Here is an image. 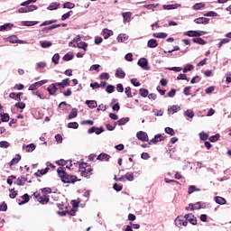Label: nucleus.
I'll return each mask as SVG.
<instances>
[{"label": "nucleus", "instance_id": "1", "mask_svg": "<svg viewBox=\"0 0 231 231\" xmlns=\"http://www.w3.org/2000/svg\"><path fill=\"white\" fill-rule=\"evenodd\" d=\"M57 172L63 183H75L77 180L76 176L66 173L62 168H59Z\"/></svg>", "mask_w": 231, "mask_h": 231}, {"label": "nucleus", "instance_id": "2", "mask_svg": "<svg viewBox=\"0 0 231 231\" xmlns=\"http://www.w3.org/2000/svg\"><path fill=\"white\" fill-rule=\"evenodd\" d=\"M137 64L138 66H140V68H142L145 71H149V69H151V67H149V61L145 58H141L138 60Z\"/></svg>", "mask_w": 231, "mask_h": 231}, {"label": "nucleus", "instance_id": "3", "mask_svg": "<svg viewBox=\"0 0 231 231\" xmlns=\"http://www.w3.org/2000/svg\"><path fill=\"white\" fill-rule=\"evenodd\" d=\"M174 223L176 226H179V228L181 226H187V225H189V221H187L183 217H177Z\"/></svg>", "mask_w": 231, "mask_h": 231}, {"label": "nucleus", "instance_id": "4", "mask_svg": "<svg viewBox=\"0 0 231 231\" xmlns=\"http://www.w3.org/2000/svg\"><path fill=\"white\" fill-rule=\"evenodd\" d=\"M37 10V5H29L26 7H21L18 12L19 14H28V12H33Z\"/></svg>", "mask_w": 231, "mask_h": 231}, {"label": "nucleus", "instance_id": "5", "mask_svg": "<svg viewBox=\"0 0 231 231\" xmlns=\"http://www.w3.org/2000/svg\"><path fill=\"white\" fill-rule=\"evenodd\" d=\"M48 82V79H43L38 82H35L34 84H32L29 87V91H35V89H37V88H41V86H43V84H46Z\"/></svg>", "mask_w": 231, "mask_h": 231}, {"label": "nucleus", "instance_id": "6", "mask_svg": "<svg viewBox=\"0 0 231 231\" xmlns=\"http://www.w3.org/2000/svg\"><path fill=\"white\" fill-rule=\"evenodd\" d=\"M138 140L141 142H149V135L143 131H140L136 134Z\"/></svg>", "mask_w": 231, "mask_h": 231}, {"label": "nucleus", "instance_id": "7", "mask_svg": "<svg viewBox=\"0 0 231 231\" xmlns=\"http://www.w3.org/2000/svg\"><path fill=\"white\" fill-rule=\"evenodd\" d=\"M184 218L189 221V223H191V225H198V219L196 218V217H194V215L192 214H187L184 216Z\"/></svg>", "mask_w": 231, "mask_h": 231}, {"label": "nucleus", "instance_id": "8", "mask_svg": "<svg viewBox=\"0 0 231 231\" xmlns=\"http://www.w3.org/2000/svg\"><path fill=\"white\" fill-rule=\"evenodd\" d=\"M88 134H93V133H96L97 134H102L104 133V128L93 126L88 130Z\"/></svg>", "mask_w": 231, "mask_h": 231}, {"label": "nucleus", "instance_id": "9", "mask_svg": "<svg viewBox=\"0 0 231 231\" xmlns=\"http://www.w3.org/2000/svg\"><path fill=\"white\" fill-rule=\"evenodd\" d=\"M58 90H59V87L57 83H53L50 85L49 88H47V91L49 92L50 95H55V93H57Z\"/></svg>", "mask_w": 231, "mask_h": 231}, {"label": "nucleus", "instance_id": "10", "mask_svg": "<svg viewBox=\"0 0 231 231\" xmlns=\"http://www.w3.org/2000/svg\"><path fill=\"white\" fill-rule=\"evenodd\" d=\"M194 23H196V24H208V23H210V19L206 17H199L196 18Z\"/></svg>", "mask_w": 231, "mask_h": 231}, {"label": "nucleus", "instance_id": "11", "mask_svg": "<svg viewBox=\"0 0 231 231\" xmlns=\"http://www.w3.org/2000/svg\"><path fill=\"white\" fill-rule=\"evenodd\" d=\"M56 86H58V88H62V89L68 88V86H69V78L63 79L62 82L56 83Z\"/></svg>", "mask_w": 231, "mask_h": 231}, {"label": "nucleus", "instance_id": "12", "mask_svg": "<svg viewBox=\"0 0 231 231\" xmlns=\"http://www.w3.org/2000/svg\"><path fill=\"white\" fill-rule=\"evenodd\" d=\"M37 146L34 143H30L27 145H23V149L26 150V152H33V150L36 149Z\"/></svg>", "mask_w": 231, "mask_h": 231}, {"label": "nucleus", "instance_id": "13", "mask_svg": "<svg viewBox=\"0 0 231 231\" xmlns=\"http://www.w3.org/2000/svg\"><path fill=\"white\" fill-rule=\"evenodd\" d=\"M179 6H181V5L180 4L163 5L162 8H163V10H176V8H179Z\"/></svg>", "mask_w": 231, "mask_h": 231}, {"label": "nucleus", "instance_id": "14", "mask_svg": "<svg viewBox=\"0 0 231 231\" xmlns=\"http://www.w3.org/2000/svg\"><path fill=\"white\" fill-rule=\"evenodd\" d=\"M180 107L179 106L173 105L171 106L168 107V113L169 115H174V113H178L180 111Z\"/></svg>", "mask_w": 231, "mask_h": 231}, {"label": "nucleus", "instance_id": "15", "mask_svg": "<svg viewBox=\"0 0 231 231\" xmlns=\"http://www.w3.org/2000/svg\"><path fill=\"white\" fill-rule=\"evenodd\" d=\"M111 156L107 153H100L98 156H97V160H99L100 162H109Z\"/></svg>", "mask_w": 231, "mask_h": 231}, {"label": "nucleus", "instance_id": "16", "mask_svg": "<svg viewBox=\"0 0 231 231\" xmlns=\"http://www.w3.org/2000/svg\"><path fill=\"white\" fill-rule=\"evenodd\" d=\"M102 35H103L104 39H109L111 37V35H113V31H111L109 29H104L102 32Z\"/></svg>", "mask_w": 231, "mask_h": 231}, {"label": "nucleus", "instance_id": "17", "mask_svg": "<svg viewBox=\"0 0 231 231\" xmlns=\"http://www.w3.org/2000/svg\"><path fill=\"white\" fill-rule=\"evenodd\" d=\"M124 23H130L131 22V12H126L122 14Z\"/></svg>", "mask_w": 231, "mask_h": 231}, {"label": "nucleus", "instance_id": "18", "mask_svg": "<svg viewBox=\"0 0 231 231\" xmlns=\"http://www.w3.org/2000/svg\"><path fill=\"white\" fill-rule=\"evenodd\" d=\"M116 77H117V79H125V72H124V70L119 68L116 71Z\"/></svg>", "mask_w": 231, "mask_h": 231}, {"label": "nucleus", "instance_id": "19", "mask_svg": "<svg viewBox=\"0 0 231 231\" xmlns=\"http://www.w3.org/2000/svg\"><path fill=\"white\" fill-rule=\"evenodd\" d=\"M78 115L79 110H77V108H72L69 115V120H71L72 118H77Z\"/></svg>", "mask_w": 231, "mask_h": 231}, {"label": "nucleus", "instance_id": "20", "mask_svg": "<svg viewBox=\"0 0 231 231\" xmlns=\"http://www.w3.org/2000/svg\"><path fill=\"white\" fill-rule=\"evenodd\" d=\"M40 46L43 49H48V48H51V42H48V41H41L40 42Z\"/></svg>", "mask_w": 231, "mask_h": 231}, {"label": "nucleus", "instance_id": "21", "mask_svg": "<svg viewBox=\"0 0 231 231\" xmlns=\"http://www.w3.org/2000/svg\"><path fill=\"white\" fill-rule=\"evenodd\" d=\"M85 104L87 105V106H88V107L90 108V109H95V107H97V101H95V100H87V101H85Z\"/></svg>", "mask_w": 231, "mask_h": 231}, {"label": "nucleus", "instance_id": "22", "mask_svg": "<svg viewBox=\"0 0 231 231\" xmlns=\"http://www.w3.org/2000/svg\"><path fill=\"white\" fill-rule=\"evenodd\" d=\"M215 201L217 205H226V199L223 197H215Z\"/></svg>", "mask_w": 231, "mask_h": 231}, {"label": "nucleus", "instance_id": "23", "mask_svg": "<svg viewBox=\"0 0 231 231\" xmlns=\"http://www.w3.org/2000/svg\"><path fill=\"white\" fill-rule=\"evenodd\" d=\"M21 162V155L17 154L16 157H14L10 162L9 165L12 167V165H17Z\"/></svg>", "mask_w": 231, "mask_h": 231}, {"label": "nucleus", "instance_id": "24", "mask_svg": "<svg viewBox=\"0 0 231 231\" xmlns=\"http://www.w3.org/2000/svg\"><path fill=\"white\" fill-rule=\"evenodd\" d=\"M148 48H156L158 46V42L155 39H151L147 43Z\"/></svg>", "mask_w": 231, "mask_h": 231}, {"label": "nucleus", "instance_id": "25", "mask_svg": "<svg viewBox=\"0 0 231 231\" xmlns=\"http://www.w3.org/2000/svg\"><path fill=\"white\" fill-rule=\"evenodd\" d=\"M128 39H129V36H127V34L121 33L117 36V42H124Z\"/></svg>", "mask_w": 231, "mask_h": 231}, {"label": "nucleus", "instance_id": "26", "mask_svg": "<svg viewBox=\"0 0 231 231\" xmlns=\"http://www.w3.org/2000/svg\"><path fill=\"white\" fill-rule=\"evenodd\" d=\"M111 105L113 111H120V104L116 103V99H112Z\"/></svg>", "mask_w": 231, "mask_h": 231}, {"label": "nucleus", "instance_id": "27", "mask_svg": "<svg viewBox=\"0 0 231 231\" xmlns=\"http://www.w3.org/2000/svg\"><path fill=\"white\" fill-rule=\"evenodd\" d=\"M48 171H50V168H45L42 171H38L35 173V176H37V178H41V176H44V174H48Z\"/></svg>", "mask_w": 231, "mask_h": 231}, {"label": "nucleus", "instance_id": "28", "mask_svg": "<svg viewBox=\"0 0 231 231\" xmlns=\"http://www.w3.org/2000/svg\"><path fill=\"white\" fill-rule=\"evenodd\" d=\"M192 41L196 44H200V46H205V44H207V42L201 38H193Z\"/></svg>", "mask_w": 231, "mask_h": 231}, {"label": "nucleus", "instance_id": "29", "mask_svg": "<svg viewBox=\"0 0 231 231\" xmlns=\"http://www.w3.org/2000/svg\"><path fill=\"white\" fill-rule=\"evenodd\" d=\"M12 28H14V24L5 23V24L0 26V32H5V30H11Z\"/></svg>", "mask_w": 231, "mask_h": 231}, {"label": "nucleus", "instance_id": "30", "mask_svg": "<svg viewBox=\"0 0 231 231\" xmlns=\"http://www.w3.org/2000/svg\"><path fill=\"white\" fill-rule=\"evenodd\" d=\"M38 201L42 205H46V203H48V201H50V199H47L46 196H41V197H38Z\"/></svg>", "mask_w": 231, "mask_h": 231}, {"label": "nucleus", "instance_id": "31", "mask_svg": "<svg viewBox=\"0 0 231 231\" xmlns=\"http://www.w3.org/2000/svg\"><path fill=\"white\" fill-rule=\"evenodd\" d=\"M59 107L60 109H62L63 111H68V107H71V106L68 105V103H66V101H63V102L60 103Z\"/></svg>", "mask_w": 231, "mask_h": 231}, {"label": "nucleus", "instance_id": "32", "mask_svg": "<svg viewBox=\"0 0 231 231\" xmlns=\"http://www.w3.org/2000/svg\"><path fill=\"white\" fill-rule=\"evenodd\" d=\"M125 180H127V181H134V174L133 172H127L126 174H125Z\"/></svg>", "mask_w": 231, "mask_h": 231}, {"label": "nucleus", "instance_id": "33", "mask_svg": "<svg viewBox=\"0 0 231 231\" xmlns=\"http://www.w3.org/2000/svg\"><path fill=\"white\" fill-rule=\"evenodd\" d=\"M16 185L23 186L26 183V178L20 177L15 180Z\"/></svg>", "mask_w": 231, "mask_h": 231}, {"label": "nucleus", "instance_id": "34", "mask_svg": "<svg viewBox=\"0 0 231 231\" xmlns=\"http://www.w3.org/2000/svg\"><path fill=\"white\" fill-rule=\"evenodd\" d=\"M39 22H31V21H23L22 24L23 26H35V24H38Z\"/></svg>", "mask_w": 231, "mask_h": 231}, {"label": "nucleus", "instance_id": "35", "mask_svg": "<svg viewBox=\"0 0 231 231\" xmlns=\"http://www.w3.org/2000/svg\"><path fill=\"white\" fill-rule=\"evenodd\" d=\"M59 6H60V3L53 2V3H51V4L47 7V9H49V10H57V8H59Z\"/></svg>", "mask_w": 231, "mask_h": 231}, {"label": "nucleus", "instance_id": "36", "mask_svg": "<svg viewBox=\"0 0 231 231\" xmlns=\"http://www.w3.org/2000/svg\"><path fill=\"white\" fill-rule=\"evenodd\" d=\"M153 37H155L156 39H166L167 33H165V32H155V33H153Z\"/></svg>", "mask_w": 231, "mask_h": 231}, {"label": "nucleus", "instance_id": "37", "mask_svg": "<svg viewBox=\"0 0 231 231\" xmlns=\"http://www.w3.org/2000/svg\"><path fill=\"white\" fill-rule=\"evenodd\" d=\"M21 95H23V93H18V94H15V93H14V92H12L10 95H9V97H10V98H14V100H17V101H19V100H21Z\"/></svg>", "mask_w": 231, "mask_h": 231}, {"label": "nucleus", "instance_id": "38", "mask_svg": "<svg viewBox=\"0 0 231 231\" xmlns=\"http://www.w3.org/2000/svg\"><path fill=\"white\" fill-rule=\"evenodd\" d=\"M22 199H23V201L20 202L19 205H24L28 203V201H30V195H28V193H25L23 196H22Z\"/></svg>", "mask_w": 231, "mask_h": 231}, {"label": "nucleus", "instance_id": "39", "mask_svg": "<svg viewBox=\"0 0 231 231\" xmlns=\"http://www.w3.org/2000/svg\"><path fill=\"white\" fill-rule=\"evenodd\" d=\"M203 8H205V4L203 3H197L192 7L193 10H203Z\"/></svg>", "mask_w": 231, "mask_h": 231}, {"label": "nucleus", "instance_id": "40", "mask_svg": "<svg viewBox=\"0 0 231 231\" xmlns=\"http://www.w3.org/2000/svg\"><path fill=\"white\" fill-rule=\"evenodd\" d=\"M190 210H199V208H201V203L200 202H197L195 204H189Z\"/></svg>", "mask_w": 231, "mask_h": 231}, {"label": "nucleus", "instance_id": "41", "mask_svg": "<svg viewBox=\"0 0 231 231\" xmlns=\"http://www.w3.org/2000/svg\"><path fill=\"white\" fill-rule=\"evenodd\" d=\"M184 116H187L188 118H194V111L188 109L184 112Z\"/></svg>", "mask_w": 231, "mask_h": 231}, {"label": "nucleus", "instance_id": "42", "mask_svg": "<svg viewBox=\"0 0 231 231\" xmlns=\"http://www.w3.org/2000/svg\"><path fill=\"white\" fill-rule=\"evenodd\" d=\"M129 122V117H123L117 121L118 125H125Z\"/></svg>", "mask_w": 231, "mask_h": 231}, {"label": "nucleus", "instance_id": "43", "mask_svg": "<svg viewBox=\"0 0 231 231\" xmlns=\"http://www.w3.org/2000/svg\"><path fill=\"white\" fill-rule=\"evenodd\" d=\"M188 37H198V31H188L184 33Z\"/></svg>", "mask_w": 231, "mask_h": 231}, {"label": "nucleus", "instance_id": "44", "mask_svg": "<svg viewBox=\"0 0 231 231\" xmlns=\"http://www.w3.org/2000/svg\"><path fill=\"white\" fill-rule=\"evenodd\" d=\"M139 93L141 97H143V98H146V97H149V90L145 88H140Z\"/></svg>", "mask_w": 231, "mask_h": 231}, {"label": "nucleus", "instance_id": "45", "mask_svg": "<svg viewBox=\"0 0 231 231\" xmlns=\"http://www.w3.org/2000/svg\"><path fill=\"white\" fill-rule=\"evenodd\" d=\"M59 60H60V55H59V53H56L53 55L52 59H51V61L57 65L59 64Z\"/></svg>", "mask_w": 231, "mask_h": 231}, {"label": "nucleus", "instance_id": "46", "mask_svg": "<svg viewBox=\"0 0 231 231\" xmlns=\"http://www.w3.org/2000/svg\"><path fill=\"white\" fill-rule=\"evenodd\" d=\"M77 47L79 48L80 50H84V51H86V50H88V43L82 42H79L77 43Z\"/></svg>", "mask_w": 231, "mask_h": 231}, {"label": "nucleus", "instance_id": "47", "mask_svg": "<svg viewBox=\"0 0 231 231\" xmlns=\"http://www.w3.org/2000/svg\"><path fill=\"white\" fill-rule=\"evenodd\" d=\"M74 57L73 53H67L63 56V60L68 62L69 60H73Z\"/></svg>", "mask_w": 231, "mask_h": 231}, {"label": "nucleus", "instance_id": "48", "mask_svg": "<svg viewBox=\"0 0 231 231\" xmlns=\"http://www.w3.org/2000/svg\"><path fill=\"white\" fill-rule=\"evenodd\" d=\"M69 129H79V123L71 122L68 124Z\"/></svg>", "mask_w": 231, "mask_h": 231}, {"label": "nucleus", "instance_id": "49", "mask_svg": "<svg viewBox=\"0 0 231 231\" xmlns=\"http://www.w3.org/2000/svg\"><path fill=\"white\" fill-rule=\"evenodd\" d=\"M158 6V4H151V5H144L143 7L146 8L147 10H152L154 12V8Z\"/></svg>", "mask_w": 231, "mask_h": 231}, {"label": "nucleus", "instance_id": "50", "mask_svg": "<svg viewBox=\"0 0 231 231\" xmlns=\"http://www.w3.org/2000/svg\"><path fill=\"white\" fill-rule=\"evenodd\" d=\"M204 17H217V13L214 11H209L206 14H204Z\"/></svg>", "mask_w": 231, "mask_h": 231}, {"label": "nucleus", "instance_id": "51", "mask_svg": "<svg viewBox=\"0 0 231 231\" xmlns=\"http://www.w3.org/2000/svg\"><path fill=\"white\" fill-rule=\"evenodd\" d=\"M1 122H8L10 120V116L8 114H1Z\"/></svg>", "mask_w": 231, "mask_h": 231}, {"label": "nucleus", "instance_id": "52", "mask_svg": "<svg viewBox=\"0 0 231 231\" xmlns=\"http://www.w3.org/2000/svg\"><path fill=\"white\" fill-rule=\"evenodd\" d=\"M0 147L2 149H8V147H10V143H8L7 141H1Z\"/></svg>", "mask_w": 231, "mask_h": 231}, {"label": "nucleus", "instance_id": "53", "mask_svg": "<svg viewBox=\"0 0 231 231\" xmlns=\"http://www.w3.org/2000/svg\"><path fill=\"white\" fill-rule=\"evenodd\" d=\"M194 69V65L192 64H188L184 69H183V73H187L189 71H192Z\"/></svg>", "mask_w": 231, "mask_h": 231}, {"label": "nucleus", "instance_id": "54", "mask_svg": "<svg viewBox=\"0 0 231 231\" xmlns=\"http://www.w3.org/2000/svg\"><path fill=\"white\" fill-rule=\"evenodd\" d=\"M228 42H230V40L228 38H224V39L220 40V42L218 43V48H221L223 46V44H228Z\"/></svg>", "mask_w": 231, "mask_h": 231}, {"label": "nucleus", "instance_id": "55", "mask_svg": "<svg viewBox=\"0 0 231 231\" xmlns=\"http://www.w3.org/2000/svg\"><path fill=\"white\" fill-rule=\"evenodd\" d=\"M99 79L101 80H109V73L107 72L101 73V75L99 76Z\"/></svg>", "mask_w": 231, "mask_h": 231}, {"label": "nucleus", "instance_id": "56", "mask_svg": "<svg viewBox=\"0 0 231 231\" xmlns=\"http://www.w3.org/2000/svg\"><path fill=\"white\" fill-rule=\"evenodd\" d=\"M125 93L128 98H133V94L131 92V87H126Z\"/></svg>", "mask_w": 231, "mask_h": 231}, {"label": "nucleus", "instance_id": "57", "mask_svg": "<svg viewBox=\"0 0 231 231\" xmlns=\"http://www.w3.org/2000/svg\"><path fill=\"white\" fill-rule=\"evenodd\" d=\"M199 138L200 140H202L203 142H205V140H208V134L205 133V132H201L199 134Z\"/></svg>", "mask_w": 231, "mask_h": 231}, {"label": "nucleus", "instance_id": "58", "mask_svg": "<svg viewBox=\"0 0 231 231\" xmlns=\"http://www.w3.org/2000/svg\"><path fill=\"white\" fill-rule=\"evenodd\" d=\"M164 131H165V133H166L167 134H170L171 136H174V134H175L174 129H172V128H171V127H166V128L164 129Z\"/></svg>", "mask_w": 231, "mask_h": 231}, {"label": "nucleus", "instance_id": "59", "mask_svg": "<svg viewBox=\"0 0 231 231\" xmlns=\"http://www.w3.org/2000/svg\"><path fill=\"white\" fill-rule=\"evenodd\" d=\"M63 8H69V10H71V8H75V4L70 3V2H66L63 5Z\"/></svg>", "mask_w": 231, "mask_h": 231}, {"label": "nucleus", "instance_id": "60", "mask_svg": "<svg viewBox=\"0 0 231 231\" xmlns=\"http://www.w3.org/2000/svg\"><path fill=\"white\" fill-rule=\"evenodd\" d=\"M6 210H8V205L5 202L0 204V212H6Z\"/></svg>", "mask_w": 231, "mask_h": 231}, {"label": "nucleus", "instance_id": "61", "mask_svg": "<svg viewBox=\"0 0 231 231\" xmlns=\"http://www.w3.org/2000/svg\"><path fill=\"white\" fill-rule=\"evenodd\" d=\"M219 134H217L215 135H212L211 137H209V142H217V140H219Z\"/></svg>", "mask_w": 231, "mask_h": 231}, {"label": "nucleus", "instance_id": "62", "mask_svg": "<svg viewBox=\"0 0 231 231\" xmlns=\"http://www.w3.org/2000/svg\"><path fill=\"white\" fill-rule=\"evenodd\" d=\"M106 93L111 94V93H113L115 91V86L108 85V86H106Z\"/></svg>", "mask_w": 231, "mask_h": 231}, {"label": "nucleus", "instance_id": "63", "mask_svg": "<svg viewBox=\"0 0 231 231\" xmlns=\"http://www.w3.org/2000/svg\"><path fill=\"white\" fill-rule=\"evenodd\" d=\"M15 107H18V109H24V107H26V104L23 102H18L15 104Z\"/></svg>", "mask_w": 231, "mask_h": 231}, {"label": "nucleus", "instance_id": "64", "mask_svg": "<svg viewBox=\"0 0 231 231\" xmlns=\"http://www.w3.org/2000/svg\"><path fill=\"white\" fill-rule=\"evenodd\" d=\"M201 80V78L199 76H195L190 80V84H196V82H199Z\"/></svg>", "mask_w": 231, "mask_h": 231}]
</instances>
